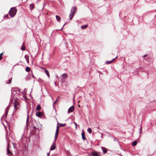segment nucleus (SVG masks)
<instances>
[{
  "mask_svg": "<svg viewBox=\"0 0 156 156\" xmlns=\"http://www.w3.org/2000/svg\"><path fill=\"white\" fill-rule=\"evenodd\" d=\"M17 10L15 7H12L9 10V13L11 17H13L16 14Z\"/></svg>",
  "mask_w": 156,
  "mask_h": 156,
  "instance_id": "nucleus-1",
  "label": "nucleus"
},
{
  "mask_svg": "<svg viewBox=\"0 0 156 156\" xmlns=\"http://www.w3.org/2000/svg\"><path fill=\"white\" fill-rule=\"evenodd\" d=\"M76 9L77 8L76 6H73L72 8L69 16V19L70 20L73 19L74 16L75 15L76 12Z\"/></svg>",
  "mask_w": 156,
  "mask_h": 156,
  "instance_id": "nucleus-2",
  "label": "nucleus"
},
{
  "mask_svg": "<svg viewBox=\"0 0 156 156\" xmlns=\"http://www.w3.org/2000/svg\"><path fill=\"white\" fill-rule=\"evenodd\" d=\"M58 126H57L56 127V129L55 132V134L54 137V140L53 142H55V143L56 141L57 140L58 136V131H59V126H58Z\"/></svg>",
  "mask_w": 156,
  "mask_h": 156,
  "instance_id": "nucleus-3",
  "label": "nucleus"
},
{
  "mask_svg": "<svg viewBox=\"0 0 156 156\" xmlns=\"http://www.w3.org/2000/svg\"><path fill=\"white\" fill-rule=\"evenodd\" d=\"M58 126H57L56 127V129L55 132V134L54 137V140L53 142H55V143L56 141L57 140L58 136V131H59V126H58Z\"/></svg>",
  "mask_w": 156,
  "mask_h": 156,
  "instance_id": "nucleus-4",
  "label": "nucleus"
},
{
  "mask_svg": "<svg viewBox=\"0 0 156 156\" xmlns=\"http://www.w3.org/2000/svg\"><path fill=\"white\" fill-rule=\"evenodd\" d=\"M36 115L40 118H42L43 117V113L42 112H38L36 113Z\"/></svg>",
  "mask_w": 156,
  "mask_h": 156,
  "instance_id": "nucleus-5",
  "label": "nucleus"
},
{
  "mask_svg": "<svg viewBox=\"0 0 156 156\" xmlns=\"http://www.w3.org/2000/svg\"><path fill=\"white\" fill-rule=\"evenodd\" d=\"M10 105H9L7 107L6 110L5 111V118H6V117L7 116V115H8V111L9 108L10 107Z\"/></svg>",
  "mask_w": 156,
  "mask_h": 156,
  "instance_id": "nucleus-6",
  "label": "nucleus"
},
{
  "mask_svg": "<svg viewBox=\"0 0 156 156\" xmlns=\"http://www.w3.org/2000/svg\"><path fill=\"white\" fill-rule=\"evenodd\" d=\"M74 109V106L73 105L72 106L69 108L68 111V112L69 113L72 112L73 111Z\"/></svg>",
  "mask_w": 156,
  "mask_h": 156,
  "instance_id": "nucleus-7",
  "label": "nucleus"
},
{
  "mask_svg": "<svg viewBox=\"0 0 156 156\" xmlns=\"http://www.w3.org/2000/svg\"><path fill=\"white\" fill-rule=\"evenodd\" d=\"M55 142H53L50 147V150L52 151L54 150L55 149Z\"/></svg>",
  "mask_w": 156,
  "mask_h": 156,
  "instance_id": "nucleus-8",
  "label": "nucleus"
},
{
  "mask_svg": "<svg viewBox=\"0 0 156 156\" xmlns=\"http://www.w3.org/2000/svg\"><path fill=\"white\" fill-rule=\"evenodd\" d=\"M91 154L93 156H99L100 155L99 153L96 151L92 152Z\"/></svg>",
  "mask_w": 156,
  "mask_h": 156,
  "instance_id": "nucleus-9",
  "label": "nucleus"
},
{
  "mask_svg": "<svg viewBox=\"0 0 156 156\" xmlns=\"http://www.w3.org/2000/svg\"><path fill=\"white\" fill-rule=\"evenodd\" d=\"M82 139L83 140H86L87 138L85 136V133L84 132H82Z\"/></svg>",
  "mask_w": 156,
  "mask_h": 156,
  "instance_id": "nucleus-10",
  "label": "nucleus"
},
{
  "mask_svg": "<svg viewBox=\"0 0 156 156\" xmlns=\"http://www.w3.org/2000/svg\"><path fill=\"white\" fill-rule=\"evenodd\" d=\"M14 108L17 109L19 107V105L18 104V102H16L14 104Z\"/></svg>",
  "mask_w": 156,
  "mask_h": 156,
  "instance_id": "nucleus-11",
  "label": "nucleus"
},
{
  "mask_svg": "<svg viewBox=\"0 0 156 156\" xmlns=\"http://www.w3.org/2000/svg\"><path fill=\"white\" fill-rule=\"evenodd\" d=\"M7 154L8 155L9 154H12V153L10 152V151L9 150V145H8L7 149Z\"/></svg>",
  "mask_w": 156,
  "mask_h": 156,
  "instance_id": "nucleus-12",
  "label": "nucleus"
},
{
  "mask_svg": "<svg viewBox=\"0 0 156 156\" xmlns=\"http://www.w3.org/2000/svg\"><path fill=\"white\" fill-rule=\"evenodd\" d=\"M25 58L26 59V61L28 63H29V57L28 55H25Z\"/></svg>",
  "mask_w": 156,
  "mask_h": 156,
  "instance_id": "nucleus-13",
  "label": "nucleus"
},
{
  "mask_svg": "<svg viewBox=\"0 0 156 156\" xmlns=\"http://www.w3.org/2000/svg\"><path fill=\"white\" fill-rule=\"evenodd\" d=\"M101 148L103 150V153L104 154H105L107 152V150H106V148L104 147H101Z\"/></svg>",
  "mask_w": 156,
  "mask_h": 156,
  "instance_id": "nucleus-14",
  "label": "nucleus"
},
{
  "mask_svg": "<svg viewBox=\"0 0 156 156\" xmlns=\"http://www.w3.org/2000/svg\"><path fill=\"white\" fill-rule=\"evenodd\" d=\"M45 69V72L48 77H49V74L48 71L46 69Z\"/></svg>",
  "mask_w": 156,
  "mask_h": 156,
  "instance_id": "nucleus-15",
  "label": "nucleus"
},
{
  "mask_svg": "<svg viewBox=\"0 0 156 156\" xmlns=\"http://www.w3.org/2000/svg\"><path fill=\"white\" fill-rule=\"evenodd\" d=\"M56 18L58 21V22L60 21L61 18L59 16H58V15L56 16Z\"/></svg>",
  "mask_w": 156,
  "mask_h": 156,
  "instance_id": "nucleus-16",
  "label": "nucleus"
},
{
  "mask_svg": "<svg viewBox=\"0 0 156 156\" xmlns=\"http://www.w3.org/2000/svg\"><path fill=\"white\" fill-rule=\"evenodd\" d=\"M41 109V107L39 105H38L36 108V110L37 111H39Z\"/></svg>",
  "mask_w": 156,
  "mask_h": 156,
  "instance_id": "nucleus-17",
  "label": "nucleus"
},
{
  "mask_svg": "<svg viewBox=\"0 0 156 156\" xmlns=\"http://www.w3.org/2000/svg\"><path fill=\"white\" fill-rule=\"evenodd\" d=\"M30 10H32L34 8V5L33 4H31L30 5Z\"/></svg>",
  "mask_w": 156,
  "mask_h": 156,
  "instance_id": "nucleus-18",
  "label": "nucleus"
},
{
  "mask_svg": "<svg viewBox=\"0 0 156 156\" xmlns=\"http://www.w3.org/2000/svg\"><path fill=\"white\" fill-rule=\"evenodd\" d=\"M137 143V142L136 140L134 141L132 143V146H135L136 145Z\"/></svg>",
  "mask_w": 156,
  "mask_h": 156,
  "instance_id": "nucleus-19",
  "label": "nucleus"
},
{
  "mask_svg": "<svg viewBox=\"0 0 156 156\" xmlns=\"http://www.w3.org/2000/svg\"><path fill=\"white\" fill-rule=\"evenodd\" d=\"M88 26L87 25H85L83 26H81V28L82 29H86L87 27Z\"/></svg>",
  "mask_w": 156,
  "mask_h": 156,
  "instance_id": "nucleus-20",
  "label": "nucleus"
},
{
  "mask_svg": "<svg viewBox=\"0 0 156 156\" xmlns=\"http://www.w3.org/2000/svg\"><path fill=\"white\" fill-rule=\"evenodd\" d=\"M117 56L115 58H114L111 61H107L106 62V63H108V64H110V63H111L112 62H113V61L116 58H117Z\"/></svg>",
  "mask_w": 156,
  "mask_h": 156,
  "instance_id": "nucleus-21",
  "label": "nucleus"
},
{
  "mask_svg": "<svg viewBox=\"0 0 156 156\" xmlns=\"http://www.w3.org/2000/svg\"><path fill=\"white\" fill-rule=\"evenodd\" d=\"M67 75L66 73H64L62 75V76L63 78H61L62 79H63V78H66L67 77Z\"/></svg>",
  "mask_w": 156,
  "mask_h": 156,
  "instance_id": "nucleus-22",
  "label": "nucleus"
},
{
  "mask_svg": "<svg viewBox=\"0 0 156 156\" xmlns=\"http://www.w3.org/2000/svg\"><path fill=\"white\" fill-rule=\"evenodd\" d=\"M25 70L27 72H29L30 70V69L29 67L27 66L26 67Z\"/></svg>",
  "mask_w": 156,
  "mask_h": 156,
  "instance_id": "nucleus-23",
  "label": "nucleus"
},
{
  "mask_svg": "<svg viewBox=\"0 0 156 156\" xmlns=\"http://www.w3.org/2000/svg\"><path fill=\"white\" fill-rule=\"evenodd\" d=\"M147 60H148L149 62L148 63H147V64L148 65H149L150 64V62H151L152 61V59L150 58H147Z\"/></svg>",
  "mask_w": 156,
  "mask_h": 156,
  "instance_id": "nucleus-24",
  "label": "nucleus"
},
{
  "mask_svg": "<svg viewBox=\"0 0 156 156\" xmlns=\"http://www.w3.org/2000/svg\"><path fill=\"white\" fill-rule=\"evenodd\" d=\"M59 125L60 127H61L66 126V124H65V123L64 124L60 123L59 124Z\"/></svg>",
  "mask_w": 156,
  "mask_h": 156,
  "instance_id": "nucleus-25",
  "label": "nucleus"
},
{
  "mask_svg": "<svg viewBox=\"0 0 156 156\" xmlns=\"http://www.w3.org/2000/svg\"><path fill=\"white\" fill-rule=\"evenodd\" d=\"M21 49L22 51H24L26 49V48L24 45H23L21 46Z\"/></svg>",
  "mask_w": 156,
  "mask_h": 156,
  "instance_id": "nucleus-26",
  "label": "nucleus"
},
{
  "mask_svg": "<svg viewBox=\"0 0 156 156\" xmlns=\"http://www.w3.org/2000/svg\"><path fill=\"white\" fill-rule=\"evenodd\" d=\"M12 80V78H10L8 82H6V83L7 84H10L11 82V81Z\"/></svg>",
  "mask_w": 156,
  "mask_h": 156,
  "instance_id": "nucleus-27",
  "label": "nucleus"
},
{
  "mask_svg": "<svg viewBox=\"0 0 156 156\" xmlns=\"http://www.w3.org/2000/svg\"><path fill=\"white\" fill-rule=\"evenodd\" d=\"M87 131L89 133H91L92 132V129L90 128H88L87 129Z\"/></svg>",
  "mask_w": 156,
  "mask_h": 156,
  "instance_id": "nucleus-28",
  "label": "nucleus"
},
{
  "mask_svg": "<svg viewBox=\"0 0 156 156\" xmlns=\"http://www.w3.org/2000/svg\"><path fill=\"white\" fill-rule=\"evenodd\" d=\"M28 116H29V115H28V114L27 117V121H26V125L27 126L28 122Z\"/></svg>",
  "mask_w": 156,
  "mask_h": 156,
  "instance_id": "nucleus-29",
  "label": "nucleus"
},
{
  "mask_svg": "<svg viewBox=\"0 0 156 156\" xmlns=\"http://www.w3.org/2000/svg\"><path fill=\"white\" fill-rule=\"evenodd\" d=\"M58 98H59V97H57V99H56V101H55L54 102H53V105H54V104H55L56 103L57 101H58Z\"/></svg>",
  "mask_w": 156,
  "mask_h": 156,
  "instance_id": "nucleus-30",
  "label": "nucleus"
},
{
  "mask_svg": "<svg viewBox=\"0 0 156 156\" xmlns=\"http://www.w3.org/2000/svg\"><path fill=\"white\" fill-rule=\"evenodd\" d=\"M74 124L75 125L76 129H77V123L76 122H74Z\"/></svg>",
  "mask_w": 156,
  "mask_h": 156,
  "instance_id": "nucleus-31",
  "label": "nucleus"
},
{
  "mask_svg": "<svg viewBox=\"0 0 156 156\" xmlns=\"http://www.w3.org/2000/svg\"><path fill=\"white\" fill-rule=\"evenodd\" d=\"M20 90L18 89V90H15V91H16L17 93L18 92H20Z\"/></svg>",
  "mask_w": 156,
  "mask_h": 156,
  "instance_id": "nucleus-32",
  "label": "nucleus"
},
{
  "mask_svg": "<svg viewBox=\"0 0 156 156\" xmlns=\"http://www.w3.org/2000/svg\"><path fill=\"white\" fill-rule=\"evenodd\" d=\"M66 24V23H65L64 24V25H63V27H62V28L61 29H59V30H62V29H63V27Z\"/></svg>",
  "mask_w": 156,
  "mask_h": 156,
  "instance_id": "nucleus-33",
  "label": "nucleus"
},
{
  "mask_svg": "<svg viewBox=\"0 0 156 156\" xmlns=\"http://www.w3.org/2000/svg\"><path fill=\"white\" fill-rule=\"evenodd\" d=\"M30 79V78H29V77H27L26 78V80H29Z\"/></svg>",
  "mask_w": 156,
  "mask_h": 156,
  "instance_id": "nucleus-34",
  "label": "nucleus"
},
{
  "mask_svg": "<svg viewBox=\"0 0 156 156\" xmlns=\"http://www.w3.org/2000/svg\"><path fill=\"white\" fill-rule=\"evenodd\" d=\"M31 73H32V76L34 78V77H34V75H33V73H32V71H31Z\"/></svg>",
  "mask_w": 156,
  "mask_h": 156,
  "instance_id": "nucleus-35",
  "label": "nucleus"
},
{
  "mask_svg": "<svg viewBox=\"0 0 156 156\" xmlns=\"http://www.w3.org/2000/svg\"><path fill=\"white\" fill-rule=\"evenodd\" d=\"M33 129H34V130L35 131V129H36V127H35V126H34V127H33Z\"/></svg>",
  "mask_w": 156,
  "mask_h": 156,
  "instance_id": "nucleus-36",
  "label": "nucleus"
},
{
  "mask_svg": "<svg viewBox=\"0 0 156 156\" xmlns=\"http://www.w3.org/2000/svg\"><path fill=\"white\" fill-rule=\"evenodd\" d=\"M50 151L49 152H48V153H47V156H49V155L50 154Z\"/></svg>",
  "mask_w": 156,
  "mask_h": 156,
  "instance_id": "nucleus-37",
  "label": "nucleus"
},
{
  "mask_svg": "<svg viewBox=\"0 0 156 156\" xmlns=\"http://www.w3.org/2000/svg\"><path fill=\"white\" fill-rule=\"evenodd\" d=\"M2 56H1V55H0V60H1L2 59Z\"/></svg>",
  "mask_w": 156,
  "mask_h": 156,
  "instance_id": "nucleus-38",
  "label": "nucleus"
},
{
  "mask_svg": "<svg viewBox=\"0 0 156 156\" xmlns=\"http://www.w3.org/2000/svg\"><path fill=\"white\" fill-rule=\"evenodd\" d=\"M147 55H145L144 56H143V57H146L147 56Z\"/></svg>",
  "mask_w": 156,
  "mask_h": 156,
  "instance_id": "nucleus-39",
  "label": "nucleus"
},
{
  "mask_svg": "<svg viewBox=\"0 0 156 156\" xmlns=\"http://www.w3.org/2000/svg\"><path fill=\"white\" fill-rule=\"evenodd\" d=\"M54 84L55 85V86L57 85V83H56V82H55Z\"/></svg>",
  "mask_w": 156,
  "mask_h": 156,
  "instance_id": "nucleus-40",
  "label": "nucleus"
},
{
  "mask_svg": "<svg viewBox=\"0 0 156 156\" xmlns=\"http://www.w3.org/2000/svg\"><path fill=\"white\" fill-rule=\"evenodd\" d=\"M2 55H3V53H1L0 54V55H1V56H2Z\"/></svg>",
  "mask_w": 156,
  "mask_h": 156,
  "instance_id": "nucleus-41",
  "label": "nucleus"
},
{
  "mask_svg": "<svg viewBox=\"0 0 156 156\" xmlns=\"http://www.w3.org/2000/svg\"><path fill=\"white\" fill-rule=\"evenodd\" d=\"M140 130H142V127H141V128H140Z\"/></svg>",
  "mask_w": 156,
  "mask_h": 156,
  "instance_id": "nucleus-42",
  "label": "nucleus"
},
{
  "mask_svg": "<svg viewBox=\"0 0 156 156\" xmlns=\"http://www.w3.org/2000/svg\"><path fill=\"white\" fill-rule=\"evenodd\" d=\"M80 105H78V107H80Z\"/></svg>",
  "mask_w": 156,
  "mask_h": 156,
  "instance_id": "nucleus-43",
  "label": "nucleus"
}]
</instances>
